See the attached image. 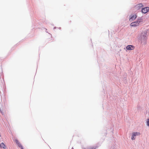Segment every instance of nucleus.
<instances>
[{
    "instance_id": "obj_5",
    "label": "nucleus",
    "mask_w": 149,
    "mask_h": 149,
    "mask_svg": "<svg viewBox=\"0 0 149 149\" xmlns=\"http://www.w3.org/2000/svg\"><path fill=\"white\" fill-rule=\"evenodd\" d=\"M149 11V8L146 7L143 8L141 10V12L143 13H146Z\"/></svg>"
},
{
    "instance_id": "obj_4",
    "label": "nucleus",
    "mask_w": 149,
    "mask_h": 149,
    "mask_svg": "<svg viewBox=\"0 0 149 149\" xmlns=\"http://www.w3.org/2000/svg\"><path fill=\"white\" fill-rule=\"evenodd\" d=\"M143 6V5L141 3H139L136 5L135 6V8L136 10H139L141 9V8Z\"/></svg>"
},
{
    "instance_id": "obj_8",
    "label": "nucleus",
    "mask_w": 149,
    "mask_h": 149,
    "mask_svg": "<svg viewBox=\"0 0 149 149\" xmlns=\"http://www.w3.org/2000/svg\"><path fill=\"white\" fill-rule=\"evenodd\" d=\"M0 148H3L4 149H6V147L3 143H2L1 144L0 143Z\"/></svg>"
},
{
    "instance_id": "obj_12",
    "label": "nucleus",
    "mask_w": 149,
    "mask_h": 149,
    "mask_svg": "<svg viewBox=\"0 0 149 149\" xmlns=\"http://www.w3.org/2000/svg\"><path fill=\"white\" fill-rule=\"evenodd\" d=\"M0 111L1 112V108H0Z\"/></svg>"
},
{
    "instance_id": "obj_1",
    "label": "nucleus",
    "mask_w": 149,
    "mask_h": 149,
    "mask_svg": "<svg viewBox=\"0 0 149 149\" xmlns=\"http://www.w3.org/2000/svg\"><path fill=\"white\" fill-rule=\"evenodd\" d=\"M142 22L141 19H138L137 21L132 22L130 24V26L132 27H136L139 25L141 22Z\"/></svg>"
},
{
    "instance_id": "obj_3",
    "label": "nucleus",
    "mask_w": 149,
    "mask_h": 149,
    "mask_svg": "<svg viewBox=\"0 0 149 149\" xmlns=\"http://www.w3.org/2000/svg\"><path fill=\"white\" fill-rule=\"evenodd\" d=\"M141 135V133L139 132H134L132 134V139L134 140L135 139L134 138L135 136H140Z\"/></svg>"
},
{
    "instance_id": "obj_7",
    "label": "nucleus",
    "mask_w": 149,
    "mask_h": 149,
    "mask_svg": "<svg viewBox=\"0 0 149 149\" xmlns=\"http://www.w3.org/2000/svg\"><path fill=\"white\" fill-rule=\"evenodd\" d=\"M136 14H134L132 15L130 19V21H132L133 20H134L136 18Z\"/></svg>"
},
{
    "instance_id": "obj_2",
    "label": "nucleus",
    "mask_w": 149,
    "mask_h": 149,
    "mask_svg": "<svg viewBox=\"0 0 149 149\" xmlns=\"http://www.w3.org/2000/svg\"><path fill=\"white\" fill-rule=\"evenodd\" d=\"M147 32L145 31L142 32L141 36V40H146L147 39Z\"/></svg>"
},
{
    "instance_id": "obj_11",
    "label": "nucleus",
    "mask_w": 149,
    "mask_h": 149,
    "mask_svg": "<svg viewBox=\"0 0 149 149\" xmlns=\"http://www.w3.org/2000/svg\"><path fill=\"white\" fill-rule=\"evenodd\" d=\"M15 142L17 144H18L19 142L18 141L17 139H15Z\"/></svg>"
},
{
    "instance_id": "obj_9",
    "label": "nucleus",
    "mask_w": 149,
    "mask_h": 149,
    "mask_svg": "<svg viewBox=\"0 0 149 149\" xmlns=\"http://www.w3.org/2000/svg\"><path fill=\"white\" fill-rule=\"evenodd\" d=\"M17 145L20 148H21L22 149H24L22 146L19 143L18 144H17Z\"/></svg>"
},
{
    "instance_id": "obj_13",
    "label": "nucleus",
    "mask_w": 149,
    "mask_h": 149,
    "mask_svg": "<svg viewBox=\"0 0 149 149\" xmlns=\"http://www.w3.org/2000/svg\"><path fill=\"white\" fill-rule=\"evenodd\" d=\"M74 149L72 147V149Z\"/></svg>"
},
{
    "instance_id": "obj_6",
    "label": "nucleus",
    "mask_w": 149,
    "mask_h": 149,
    "mask_svg": "<svg viewBox=\"0 0 149 149\" xmlns=\"http://www.w3.org/2000/svg\"><path fill=\"white\" fill-rule=\"evenodd\" d=\"M126 48L128 50H132L134 49V47L132 45H128L126 47Z\"/></svg>"
},
{
    "instance_id": "obj_10",
    "label": "nucleus",
    "mask_w": 149,
    "mask_h": 149,
    "mask_svg": "<svg viewBox=\"0 0 149 149\" xmlns=\"http://www.w3.org/2000/svg\"><path fill=\"white\" fill-rule=\"evenodd\" d=\"M147 125L149 126V119H148L147 121Z\"/></svg>"
}]
</instances>
